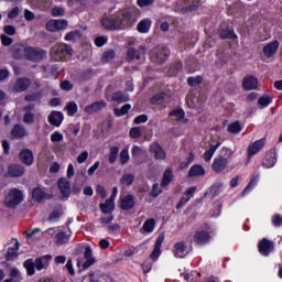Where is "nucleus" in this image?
Here are the masks:
<instances>
[{
  "label": "nucleus",
  "mask_w": 282,
  "mask_h": 282,
  "mask_svg": "<svg viewBox=\"0 0 282 282\" xmlns=\"http://www.w3.org/2000/svg\"><path fill=\"white\" fill-rule=\"evenodd\" d=\"M138 17H140V10L135 8L123 9L110 18H102L101 25L105 30H109L110 32L128 30V28H133V25L138 23Z\"/></svg>",
  "instance_id": "f257e3e1"
},
{
  "label": "nucleus",
  "mask_w": 282,
  "mask_h": 282,
  "mask_svg": "<svg viewBox=\"0 0 282 282\" xmlns=\"http://www.w3.org/2000/svg\"><path fill=\"white\" fill-rule=\"evenodd\" d=\"M73 54L74 50L67 44H56L51 50V56L54 61H67V56H72Z\"/></svg>",
  "instance_id": "f03ea898"
},
{
  "label": "nucleus",
  "mask_w": 282,
  "mask_h": 282,
  "mask_svg": "<svg viewBox=\"0 0 282 282\" xmlns=\"http://www.w3.org/2000/svg\"><path fill=\"white\" fill-rule=\"evenodd\" d=\"M23 202V192L19 188H11L4 197L7 208H17Z\"/></svg>",
  "instance_id": "7ed1b4c3"
},
{
  "label": "nucleus",
  "mask_w": 282,
  "mask_h": 282,
  "mask_svg": "<svg viewBox=\"0 0 282 282\" xmlns=\"http://www.w3.org/2000/svg\"><path fill=\"white\" fill-rule=\"evenodd\" d=\"M169 54H171V52L165 46H155L150 52L151 61L153 63H159V65L166 63Z\"/></svg>",
  "instance_id": "20e7f679"
},
{
  "label": "nucleus",
  "mask_w": 282,
  "mask_h": 282,
  "mask_svg": "<svg viewBox=\"0 0 282 282\" xmlns=\"http://www.w3.org/2000/svg\"><path fill=\"white\" fill-rule=\"evenodd\" d=\"M25 175V167L21 164L12 163L7 167V172L4 173V177H23Z\"/></svg>",
  "instance_id": "39448f33"
},
{
  "label": "nucleus",
  "mask_w": 282,
  "mask_h": 282,
  "mask_svg": "<svg viewBox=\"0 0 282 282\" xmlns=\"http://www.w3.org/2000/svg\"><path fill=\"white\" fill-rule=\"evenodd\" d=\"M47 56V53L41 48L26 47L25 58L32 61L33 63H39Z\"/></svg>",
  "instance_id": "423d86ee"
},
{
  "label": "nucleus",
  "mask_w": 282,
  "mask_h": 282,
  "mask_svg": "<svg viewBox=\"0 0 282 282\" xmlns=\"http://www.w3.org/2000/svg\"><path fill=\"white\" fill-rule=\"evenodd\" d=\"M116 197H118V187H113L112 188V194L110 196V198H108L105 204H100V210L101 213H104L105 215H109V213H113V202L116 200Z\"/></svg>",
  "instance_id": "0eeeda50"
},
{
  "label": "nucleus",
  "mask_w": 282,
  "mask_h": 282,
  "mask_svg": "<svg viewBox=\"0 0 282 282\" xmlns=\"http://www.w3.org/2000/svg\"><path fill=\"white\" fill-rule=\"evenodd\" d=\"M147 53V48L144 46H139L137 50L133 47L128 48L127 51V61H142L144 58V54Z\"/></svg>",
  "instance_id": "6e6552de"
},
{
  "label": "nucleus",
  "mask_w": 282,
  "mask_h": 282,
  "mask_svg": "<svg viewBox=\"0 0 282 282\" xmlns=\"http://www.w3.org/2000/svg\"><path fill=\"white\" fill-rule=\"evenodd\" d=\"M164 243V234H160L155 245H154V249L152 251V253L150 254V258L152 259V261H158L160 254H162V245Z\"/></svg>",
  "instance_id": "1a4fd4ad"
},
{
  "label": "nucleus",
  "mask_w": 282,
  "mask_h": 282,
  "mask_svg": "<svg viewBox=\"0 0 282 282\" xmlns=\"http://www.w3.org/2000/svg\"><path fill=\"white\" fill-rule=\"evenodd\" d=\"M20 162L25 164V166H32L34 164V153L30 149H23L19 153Z\"/></svg>",
  "instance_id": "9d476101"
},
{
  "label": "nucleus",
  "mask_w": 282,
  "mask_h": 282,
  "mask_svg": "<svg viewBox=\"0 0 282 282\" xmlns=\"http://www.w3.org/2000/svg\"><path fill=\"white\" fill-rule=\"evenodd\" d=\"M263 147H265L264 138L249 144L248 150H247L248 158H252V155H257V153H259V151H261V149H263Z\"/></svg>",
  "instance_id": "9b49d317"
},
{
  "label": "nucleus",
  "mask_w": 282,
  "mask_h": 282,
  "mask_svg": "<svg viewBox=\"0 0 282 282\" xmlns=\"http://www.w3.org/2000/svg\"><path fill=\"white\" fill-rule=\"evenodd\" d=\"M194 241L197 246H204L210 241V234L205 230H198L194 235Z\"/></svg>",
  "instance_id": "f8f14e48"
},
{
  "label": "nucleus",
  "mask_w": 282,
  "mask_h": 282,
  "mask_svg": "<svg viewBox=\"0 0 282 282\" xmlns=\"http://www.w3.org/2000/svg\"><path fill=\"white\" fill-rule=\"evenodd\" d=\"M50 261H52V256L51 254H46V256H42L40 258H36L34 263H35V269L41 272V270H47L48 265H50Z\"/></svg>",
  "instance_id": "ddd939ff"
},
{
  "label": "nucleus",
  "mask_w": 282,
  "mask_h": 282,
  "mask_svg": "<svg viewBox=\"0 0 282 282\" xmlns=\"http://www.w3.org/2000/svg\"><path fill=\"white\" fill-rule=\"evenodd\" d=\"M274 250V242L268 240L267 238H263L262 241L259 243V251L261 254H264V257H268Z\"/></svg>",
  "instance_id": "4468645a"
},
{
  "label": "nucleus",
  "mask_w": 282,
  "mask_h": 282,
  "mask_svg": "<svg viewBox=\"0 0 282 282\" xmlns=\"http://www.w3.org/2000/svg\"><path fill=\"white\" fill-rule=\"evenodd\" d=\"M11 137L14 140H21V138L28 137V130L22 124H14L11 130Z\"/></svg>",
  "instance_id": "2eb2a0df"
},
{
  "label": "nucleus",
  "mask_w": 282,
  "mask_h": 282,
  "mask_svg": "<svg viewBox=\"0 0 282 282\" xmlns=\"http://www.w3.org/2000/svg\"><path fill=\"white\" fill-rule=\"evenodd\" d=\"M26 51H28V47H25V45H23V44H14L11 47L12 56L17 61H21V58H23V56H25Z\"/></svg>",
  "instance_id": "dca6fc26"
},
{
  "label": "nucleus",
  "mask_w": 282,
  "mask_h": 282,
  "mask_svg": "<svg viewBox=\"0 0 282 282\" xmlns=\"http://www.w3.org/2000/svg\"><path fill=\"white\" fill-rule=\"evenodd\" d=\"M57 186L63 195V197H69L72 193V185L67 178H59L57 182Z\"/></svg>",
  "instance_id": "f3484780"
},
{
  "label": "nucleus",
  "mask_w": 282,
  "mask_h": 282,
  "mask_svg": "<svg viewBox=\"0 0 282 282\" xmlns=\"http://www.w3.org/2000/svg\"><path fill=\"white\" fill-rule=\"evenodd\" d=\"M30 85H32V80H30V78L28 77L18 78L14 85V90L21 94L23 91H26Z\"/></svg>",
  "instance_id": "a211bd4d"
},
{
  "label": "nucleus",
  "mask_w": 282,
  "mask_h": 282,
  "mask_svg": "<svg viewBox=\"0 0 282 282\" xmlns=\"http://www.w3.org/2000/svg\"><path fill=\"white\" fill-rule=\"evenodd\" d=\"M174 256L177 259H184L188 254V248L185 242H176L173 250Z\"/></svg>",
  "instance_id": "6ab92c4d"
},
{
  "label": "nucleus",
  "mask_w": 282,
  "mask_h": 282,
  "mask_svg": "<svg viewBox=\"0 0 282 282\" xmlns=\"http://www.w3.org/2000/svg\"><path fill=\"white\" fill-rule=\"evenodd\" d=\"M135 206V197L133 195H127L120 200L121 210H131Z\"/></svg>",
  "instance_id": "aec40b11"
},
{
  "label": "nucleus",
  "mask_w": 282,
  "mask_h": 282,
  "mask_svg": "<svg viewBox=\"0 0 282 282\" xmlns=\"http://www.w3.org/2000/svg\"><path fill=\"white\" fill-rule=\"evenodd\" d=\"M84 259H86V261L83 263L84 270L91 268V265L96 263V259H94L91 247H86L84 252Z\"/></svg>",
  "instance_id": "412c9836"
},
{
  "label": "nucleus",
  "mask_w": 282,
  "mask_h": 282,
  "mask_svg": "<svg viewBox=\"0 0 282 282\" xmlns=\"http://www.w3.org/2000/svg\"><path fill=\"white\" fill-rule=\"evenodd\" d=\"M32 197L34 202H37L39 204H41L43 199H52V195L45 193V191L41 189V187H35L32 191Z\"/></svg>",
  "instance_id": "4be33fe9"
},
{
  "label": "nucleus",
  "mask_w": 282,
  "mask_h": 282,
  "mask_svg": "<svg viewBox=\"0 0 282 282\" xmlns=\"http://www.w3.org/2000/svg\"><path fill=\"white\" fill-rule=\"evenodd\" d=\"M257 85H259V80L254 76H247L242 80V87L246 91H252V89H257Z\"/></svg>",
  "instance_id": "5701e85b"
},
{
  "label": "nucleus",
  "mask_w": 282,
  "mask_h": 282,
  "mask_svg": "<svg viewBox=\"0 0 282 282\" xmlns=\"http://www.w3.org/2000/svg\"><path fill=\"white\" fill-rule=\"evenodd\" d=\"M228 166V160L224 159V156H218L215 159L213 163V169L215 173H221L226 171V167Z\"/></svg>",
  "instance_id": "b1692460"
},
{
  "label": "nucleus",
  "mask_w": 282,
  "mask_h": 282,
  "mask_svg": "<svg viewBox=\"0 0 282 282\" xmlns=\"http://www.w3.org/2000/svg\"><path fill=\"white\" fill-rule=\"evenodd\" d=\"M278 50H279V41H273L263 47V54L264 56H267V58H272V56L276 54Z\"/></svg>",
  "instance_id": "393cba45"
},
{
  "label": "nucleus",
  "mask_w": 282,
  "mask_h": 282,
  "mask_svg": "<svg viewBox=\"0 0 282 282\" xmlns=\"http://www.w3.org/2000/svg\"><path fill=\"white\" fill-rule=\"evenodd\" d=\"M107 107V102L105 101H95L91 105L86 106V113H96L98 111H102Z\"/></svg>",
  "instance_id": "a878e982"
},
{
  "label": "nucleus",
  "mask_w": 282,
  "mask_h": 282,
  "mask_svg": "<svg viewBox=\"0 0 282 282\" xmlns=\"http://www.w3.org/2000/svg\"><path fill=\"white\" fill-rule=\"evenodd\" d=\"M150 151L154 154L155 160H166V152L158 143H152Z\"/></svg>",
  "instance_id": "bb28decb"
},
{
  "label": "nucleus",
  "mask_w": 282,
  "mask_h": 282,
  "mask_svg": "<svg viewBox=\"0 0 282 282\" xmlns=\"http://www.w3.org/2000/svg\"><path fill=\"white\" fill-rule=\"evenodd\" d=\"M48 122L53 127H61V124L63 123V112L52 111L48 116Z\"/></svg>",
  "instance_id": "cd10ccee"
},
{
  "label": "nucleus",
  "mask_w": 282,
  "mask_h": 282,
  "mask_svg": "<svg viewBox=\"0 0 282 282\" xmlns=\"http://www.w3.org/2000/svg\"><path fill=\"white\" fill-rule=\"evenodd\" d=\"M151 19L149 18L141 20L137 25L138 32L140 34H147L151 30Z\"/></svg>",
  "instance_id": "c85d7f7f"
},
{
  "label": "nucleus",
  "mask_w": 282,
  "mask_h": 282,
  "mask_svg": "<svg viewBox=\"0 0 282 282\" xmlns=\"http://www.w3.org/2000/svg\"><path fill=\"white\" fill-rule=\"evenodd\" d=\"M19 248H21V243L19 242V240L15 239V247L9 248L7 251V254H6L7 261H14V259H17V257H19V254L17 253Z\"/></svg>",
  "instance_id": "c756f323"
},
{
  "label": "nucleus",
  "mask_w": 282,
  "mask_h": 282,
  "mask_svg": "<svg viewBox=\"0 0 282 282\" xmlns=\"http://www.w3.org/2000/svg\"><path fill=\"white\" fill-rule=\"evenodd\" d=\"M10 279L4 280L3 282H21L23 276H21V271L17 268H12L9 272Z\"/></svg>",
  "instance_id": "7c9ffc66"
},
{
  "label": "nucleus",
  "mask_w": 282,
  "mask_h": 282,
  "mask_svg": "<svg viewBox=\"0 0 282 282\" xmlns=\"http://www.w3.org/2000/svg\"><path fill=\"white\" fill-rule=\"evenodd\" d=\"M69 237H72V232L67 234L65 231H59L55 236V243L57 246H64V243H67V241H69Z\"/></svg>",
  "instance_id": "2f4dec72"
},
{
  "label": "nucleus",
  "mask_w": 282,
  "mask_h": 282,
  "mask_svg": "<svg viewBox=\"0 0 282 282\" xmlns=\"http://www.w3.org/2000/svg\"><path fill=\"white\" fill-rule=\"evenodd\" d=\"M206 175V171L202 165H193L188 171V177H199Z\"/></svg>",
  "instance_id": "473e14b6"
},
{
  "label": "nucleus",
  "mask_w": 282,
  "mask_h": 282,
  "mask_svg": "<svg viewBox=\"0 0 282 282\" xmlns=\"http://www.w3.org/2000/svg\"><path fill=\"white\" fill-rule=\"evenodd\" d=\"M113 102H129V94L123 91H117L112 95Z\"/></svg>",
  "instance_id": "72a5a7b5"
},
{
  "label": "nucleus",
  "mask_w": 282,
  "mask_h": 282,
  "mask_svg": "<svg viewBox=\"0 0 282 282\" xmlns=\"http://www.w3.org/2000/svg\"><path fill=\"white\" fill-rule=\"evenodd\" d=\"M173 180V170L167 169L163 174V180L161 182V186H169Z\"/></svg>",
  "instance_id": "f704fd0d"
},
{
  "label": "nucleus",
  "mask_w": 282,
  "mask_h": 282,
  "mask_svg": "<svg viewBox=\"0 0 282 282\" xmlns=\"http://www.w3.org/2000/svg\"><path fill=\"white\" fill-rule=\"evenodd\" d=\"M135 181V175L133 174H123L122 177L120 178V184H122L123 186H131V184H133V182Z\"/></svg>",
  "instance_id": "c9c22d12"
},
{
  "label": "nucleus",
  "mask_w": 282,
  "mask_h": 282,
  "mask_svg": "<svg viewBox=\"0 0 282 282\" xmlns=\"http://www.w3.org/2000/svg\"><path fill=\"white\" fill-rule=\"evenodd\" d=\"M25 270H26V273L29 276H32L34 275V272H36L35 268H36V264L34 263V261H32V259H29L26 260L24 263H23Z\"/></svg>",
  "instance_id": "e433bc0d"
},
{
  "label": "nucleus",
  "mask_w": 282,
  "mask_h": 282,
  "mask_svg": "<svg viewBox=\"0 0 282 282\" xmlns=\"http://www.w3.org/2000/svg\"><path fill=\"white\" fill-rule=\"evenodd\" d=\"M131 109V105L130 104H126L120 108H115L113 112L115 116H117V118H120L122 116H127V113H129V110Z\"/></svg>",
  "instance_id": "4c0bfd02"
},
{
  "label": "nucleus",
  "mask_w": 282,
  "mask_h": 282,
  "mask_svg": "<svg viewBox=\"0 0 282 282\" xmlns=\"http://www.w3.org/2000/svg\"><path fill=\"white\" fill-rule=\"evenodd\" d=\"M259 180V175L253 176L251 178V181L249 182V184L246 186V188L242 191L241 196L246 197L247 193H250V191H252V188H254V186H257V181Z\"/></svg>",
  "instance_id": "58836bf2"
},
{
  "label": "nucleus",
  "mask_w": 282,
  "mask_h": 282,
  "mask_svg": "<svg viewBox=\"0 0 282 282\" xmlns=\"http://www.w3.org/2000/svg\"><path fill=\"white\" fill-rule=\"evenodd\" d=\"M155 228V219L151 218L144 221L142 229L144 232H153Z\"/></svg>",
  "instance_id": "ea45409f"
},
{
  "label": "nucleus",
  "mask_w": 282,
  "mask_h": 282,
  "mask_svg": "<svg viewBox=\"0 0 282 282\" xmlns=\"http://www.w3.org/2000/svg\"><path fill=\"white\" fill-rule=\"evenodd\" d=\"M120 152V149L118 147H111L109 152V163L113 164L116 160H118V153Z\"/></svg>",
  "instance_id": "a19ab883"
},
{
  "label": "nucleus",
  "mask_w": 282,
  "mask_h": 282,
  "mask_svg": "<svg viewBox=\"0 0 282 282\" xmlns=\"http://www.w3.org/2000/svg\"><path fill=\"white\" fill-rule=\"evenodd\" d=\"M171 118H174L176 122H181V120H184V110L182 109H175L170 112Z\"/></svg>",
  "instance_id": "79ce46f5"
},
{
  "label": "nucleus",
  "mask_w": 282,
  "mask_h": 282,
  "mask_svg": "<svg viewBox=\"0 0 282 282\" xmlns=\"http://www.w3.org/2000/svg\"><path fill=\"white\" fill-rule=\"evenodd\" d=\"M113 58H116V52L113 51H106L104 52L102 56H101V62L102 63H109L110 61H113Z\"/></svg>",
  "instance_id": "37998d69"
},
{
  "label": "nucleus",
  "mask_w": 282,
  "mask_h": 282,
  "mask_svg": "<svg viewBox=\"0 0 282 282\" xmlns=\"http://www.w3.org/2000/svg\"><path fill=\"white\" fill-rule=\"evenodd\" d=\"M66 110L68 112V116H76V113L78 112V105H76V102L74 101H70L67 104Z\"/></svg>",
  "instance_id": "c03bdc74"
},
{
  "label": "nucleus",
  "mask_w": 282,
  "mask_h": 282,
  "mask_svg": "<svg viewBox=\"0 0 282 282\" xmlns=\"http://www.w3.org/2000/svg\"><path fill=\"white\" fill-rule=\"evenodd\" d=\"M203 80L204 78L202 76L188 77L187 84L189 85V87H197V85H202Z\"/></svg>",
  "instance_id": "a18cd8bd"
},
{
  "label": "nucleus",
  "mask_w": 282,
  "mask_h": 282,
  "mask_svg": "<svg viewBox=\"0 0 282 282\" xmlns=\"http://www.w3.org/2000/svg\"><path fill=\"white\" fill-rule=\"evenodd\" d=\"M219 36L220 39H237L235 31L228 29L220 31Z\"/></svg>",
  "instance_id": "49530a36"
},
{
  "label": "nucleus",
  "mask_w": 282,
  "mask_h": 282,
  "mask_svg": "<svg viewBox=\"0 0 282 282\" xmlns=\"http://www.w3.org/2000/svg\"><path fill=\"white\" fill-rule=\"evenodd\" d=\"M23 122L24 124H34V112H24Z\"/></svg>",
  "instance_id": "de8ad7c7"
},
{
  "label": "nucleus",
  "mask_w": 282,
  "mask_h": 282,
  "mask_svg": "<svg viewBox=\"0 0 282 282\" xmlns=\"http://www.w3.org/2000/svg\"><path fill=\"white\" fill-rule=\"evenodd\" d=\"M227 131H229V133H239L241 131V124H239V122H234L228 126Z\"/></svg>",
  "instance_id": "09e8293b"
},
{
  "label": "nucleus",
  "mask_w": 282,
  "mask_h": 282,
  "mask_svg": "<svg viewBox=\"0 0 282 282\" xmlns=\"http://www.w3.org/2000/svg\"><path fill=\"white\" fill-rule=\"evenodd\" d=\"M1 39V43L2 45H4V47H10V45H12V43H14V40H12V37L6 35V34H2L0 36Z\"/></svg>",
  "instance_id": "8fccbe9b"
},
{
  "label": "nucleus",
  "mask_w": 282,
  "mask_h": 282,
  "mask_svg": "<svg viewBox=\"0 0 282 282\" xmlns=\"http://www.w3.org/2000/svg\"><path fill=\"white\" fill-rule=\"evenodd\" d=\"M3 32L8 34V36H14V34H17V28H14V25H6Z\"/></svg>",
  "instance_id": "3c124183"
},
{
  "label": "nucleus",
  "mask_w": 282,
  "mask_h": 282,
  "mask_svg": "<svg viewBox=\"0 0 282 282\" xmlns=\"http://www.w3.org/2000/svg\"><path fill=\"white\" fill-rule=\"evenodd\" d=\"M61 89L64 91H72V89H74V84H72L69 80H64L61 83Z\"/></svg>",
  "instance_id": "603ef678"
},
{
  "label": "nucleus",
  "mask_w": 282,
  "mask_h": 282,
  "mask_svg": "<svg viewBox=\"0 0 282 282\" xmlns=\"http://www.w3.org/2000/svg\"><path fill=\"white\" fill-rule=\"evenodd\" d=\"M218 158H223L224 160H228V158H232V152L228 148H223L220 155Z\"/></svg>",
  "instance_id": "864d4df0"
},
{
  "label": "nucleus",
  "mask_w": 282,
  "mask_h": 282,
  "mask_svg": "<svg viewBox=\"0 0 282 282\" xmlns=\"http://www.w3.org/2000/svg\"><path fill=\"white\" fill-rule=\"evenodd\" d=\"M129 162V150L124 149L120 153V163L127 164Z\"/></svg>",
  "instance_id": "5fc2aeb1"
},
{
  "label": "nucleus",
  "mask_w": 282,
  "mask_h": 282,
  "mask_svg": "<svg viewBox=\"0 0 282 282\" xmlns=\"http://www.w3.org/2000/svg\"><path fill=\"white\" fill-rule=\"evenodd\" d=\"M182 67H183L182 62H178L174 66H172L170 68L171 76H175V74H177V72H182Z\"/></svg>",
  "instance_id": "6e6d98bb"
},
{
  "label": "nucleus",
  "mask_w": 282,
  "mask_h": 282,
  "mask_svg": "<svg viewBox=\"0 0 282 282\" xmlns=\"http://www.w3.org/2000/svg\"><path fill=\"white\" fill-rule=\"evenodd\" d=\"M52 14L54 17H63L65 14V9L63 7H54L52 9Z\"/></svg>",
  "instance_id": "4d7b16f0"
},
{
  "label": "nucleus",
  "mask_w": 282,
  "mask_h": 282,
  "mask_svg": "<svg viewBox=\"0 0 282 282\" xmlns=\"http://www.w3.org/2000/svg\"><path fill=\"white\" fill-rule=\"evenodd\" d=\"M224 187V184L218 183L215 184L214 186L210 187V193L212 195L215 197L219 194V191H221V188Z\"/></svg>",
  "instance_id": "13d9d810"
},
{
  "label": "nucleus",
  "mask_w": 282,
  "mask_h": 282,
  "mask_svg": "<svg viewBox=\"0 0 282 282\" xmlns=\"http://www.w3.org/2000/svg\"><path fill=\"white\" fill-rule=\"evenodd\" d=\"M161 194H162V189L160 188V184L154 183L153 186H152L151 196L152 197H158Z\"/></svg>",
  "instance_id": "bf43d9fd"
},
{
  "label": "nucleus",
  "mask_w": 282,
  "mask_h": 282,
  "mask_svg": "<svg viewBox=\"0 0 282 282\" xmlns=\"http://www.w3.org/2000/svg\"><path fill=\"white\" fill-rule=\"evenodd\" d=\"M152 105H162L164 102V94L155 95L151 99Z\"/></svg>",
  "instance_id": "052dcab7"
},
{
  "label": "nucleus",
  "mask_w": 282,
  "mask_h": 282,
  "mask_svg": "<svg viewBox=\"0 0 282 282\" xmlns=\"http://www.w3.org/2000/svg\"><path fill=\"white\" fill-rule=\"evenodd\" d=\"M270 102H272V98H270V97H260L258 99V105H260L261 107H268V105H270Z\"/></svg>",
  "instance_id": "680f3d73"
},
{
  "label": "nucleus",
  "mask_w": 282,
  "mask_h": 282,
  "mask_svg": "<svg viewBox=\"0 0 282 282\" xmlns=\"http://www.w3.org/2000/svg\"><path fill=\"white\" fill-rule=\"evenodd\" d=\"M46 30L48 32H57L56 20H51L46 23Z\"/></svg>",
  "instance_id": "e2e57ef3"
},
{
  "label": "nucleus",
  "mask_w": 282,
  "mask_h": 282,
  "mask_svg": "<svg viewBox=\"0 0 282 282\" xmlns=\"http://www.w3.org/2000/svg\"><path fill=\"white\" fill-rule=\"evenodd\" d=\"M21 12V9L19 7L13 8L9 13H8V19H17Z\"/></svg>",
  "instance_id": "0e129e2a"
},
{
  "label": "nucleus",
  "mask_w": 282,
  "mask_h": 282,
  "mask_svg": "<svg viewBox=\"0 0 282 282\" xmlns=\"http://www.w3.org/2000/svg\"><path fill=\"white\" fill-rule=\"evenodd\" d=\"M55 24L58 30H65L67 28V20H55Z\"/></svg>",
  "instance_id": "69168bd1"
},
{
  "label": "nucleus",
  "mask_w": 282,
  "mask_h": 282,
  "mask_svg": "<svg viewBox=\"0 0 282 282\" xmlns=\"http://www.w3.org/2000/svg\"><path fill=\"white\" fill-rule=\"evenodd\" d=\"M142 135V131L140 128H131L130 129V138H140Z\"/></svg>",
  "instance_id": "338daca9"
},
{
  "label": "nucleus",
  "mask_w": 282,
  "mask_h": 282,
  "mask_svg": "<svg viewBox=\"0 0 282 282\" xmlns=\"http://www.w3.org/2000/svg\"><path fill=\"white\" fill-rule=\"evenodd\" d=\"M51 140L53 142H63V134H61L59 132H54L52 135H51Z\"/></svg>",
  "instance_id": "774afa93"
}]
</instances>
